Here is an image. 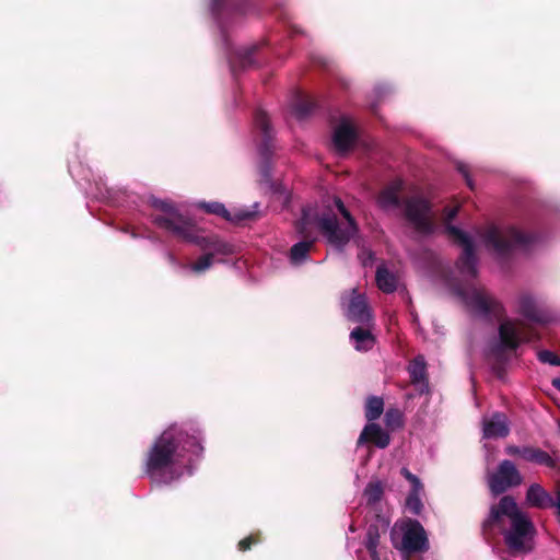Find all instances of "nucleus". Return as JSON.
<instances>
[{"mask_svg": "<svg viewBox=\"0 0 560 560\" xmlns=\"http://www.w3.org/2000/svg\"><path fill=\"white\" fill-rule=\"evenodd\" d=\"M202 452L200 433L197 430L171 425L150 448L145 472L155 482H172L185 475H191Z\"/></svg>", "mask_w": 560, "mask_h": 560, "instance_id": "obj_1", "label": "nucleus"}, {"mask_svg": "<svg viewBox=\"0 0 560 560\" xmlns=\"http://www.w3.org/2000/svg\"><path fill=\"white\" fill-rule=\"evenodd\" d=\"M457 212L458 208H451L445 211L446 231L463 247L457 268L466 279L474 278L477 273V258L475 255L477 244L485 246L497 257H504L515 248H527L535 238L534 235L524 233L514 226H499L495 224L477 229L475 235L471 236L448 224Z\"/></svg>", "mask_w": 560, "mask_h": 560, "instance_id": "obj_2", "label": "nucleus"}, {"mask_svg": "<svg viewBox=\"0 0 560 560\" xmlns=\"http://www.w3.org/2000/svg\"><path fill=\"white\" fill-rule=\"evenodd\" d=\"M154 212L153 222L161 229L176 237L196 244L206 250L197 260L186 265L192 273L201 275L209 270L217 261L215 256H229L235 252L234 245L218 236H201L199 230L168 201L151 198Z\"/></svg>", "mask_w": 560, "mask_h": 560, "instance_id": "obj_3", "label": "nucleus"}, {"mask_svg": "<svg viewBox=\"0 0 560 560\" xmlns=\"http://www.w3.org/2000/svg\"><path fill=\"white\" fill-rule=\"evenodd\" d=\"M458 294L476 316L501 320L499 326L500 345L497 349L498 357H501L502 351H514L520 345L530 340L525 324L517 319L503 317L505 313L503 304L483 287L469 285L464 290H458Z\"/></svg>", "mask_w": 560, "mask_h": 560, "instance_id": "obj_4", "label": "nucleus"}, {"mask_svg": "<svg viewBox=\"0 0 560 560\" xmlns=\"http://www.w3.org/2000/svg\"><path fill=\"white\" fill-rule=\"evenodd\" d=\"M485 527H498L502 530L510 549L526 552L532 549L535 528L528 516L521 511L515 500L509 495L503 497L490 510Z\"/></svg>", "mask_w": 560, "mask_h": 560, "instance_id": "obj_5", "label": "nucleus"}, {"mask_svg": "<svg viewBox=\"0 0 560 560\" xmlns=\"http://www.w3.org/2000/svg\"><path fill=\"white\" fill-rule=\"evenodd\" d=\"M328 214L317 218L311 208L303 210L299 222V232L308 236L310 229L316 224L327 242L337 249H342L357 232L355 223L339 198H332L327 205Z\"/></svg>", "mask_w": 560, "mask_h": 560, "instance_id": "obj_6", "label": "nucleus"}, {"mask_svg": "<svg viewBox=\"0 0 560 560\" xmlns=\"http://www.w3.org/2000/svg\"><path fill=\"white\" fill-rule=\"evenodd\" d=\"M393 546L405 555L425 552L429 540L422 525L415 520L404 518L395 523L390 532Z\"/></svg>", "mask_w": 560, "mask_h": 560, "instance_id": "obj_7", "label": "nucleus"}, {"mask_svg": "<svg viewBox=\"0 0 560 560\" xmlns=\"http://www.w3.org/2000/svg\"><path fill=\"white\" fill-rule=\"evenodd\" d=\"M384 410V401L382 397L371 396L366 399L365 404V417L370 423H368L362 433L359 436L358 445L364 443H372L380 448L385 447V434L378 424L372 421L381 417Z\"/></svg>", "mask_w": 560, "mask_h": 560, "instance_id": "obj_8", "label": "nucleus"}, {"mask_svg": "<svg viewBox=\"0 0 560 560\" xmlns=\"http://www.w3.org/2000/svg\"><path fill=\"white\" fill-rule=\"evenodd\" d=\"M513 307L526 320L546 324L551 319L544 299L532 292L520 293L513 302Z\"/></svg>", "mask_w": 560, "mask_h": 560, "instance_id": "obj_9", "label": "nucleus"}, {"mask_svg": "<svg viewBox=\"0 0 560 560\" xmlns=\"http://www.w3.org/2000/svg\"><path fill=\"white\" fill-rule=\"evenodd\" d=\"M405 213L409 224L422 235L434 231L433 213L429 203L420 197H411L405 206Z\"/></svg>", "mask_w": 560, "mask_h": 560, "instance_id": "obj_10", "label": "nucleus"}, {"mask_svg": "<svg viewBox=\"0 0 560 560\" xmlns=\"http://www.w3.org/2000/svg\"><path fill=\"white\" fill-rule=\"evenodd\" d=\"M522 480L520 471L510 460H503L497 471L488 474V485L494 494H500L511 487L521 485Z\"/></svg>", "mask_w": 560, "mask_h": 560, "instance_id": "obj_11", "label": "nucleus"}, {"mask_svg": "<svg viewBox=\"0 0 560 560\" xmlns=\"http://www.w3.org/2000/svg\"><path fill=\"white\" fill-rule=\"evenodd\" d=\"M341 306L346 317L357 324H368L372 322L370 307L365 296L352 289L348 294L341 298Z\"/></svg>", "mask_w": 560, "mask_h": 560, "instance_id": "obj_12", "label": "nucleus"}, {"mask_svg": "<svg viewBox=\"0 0 560 560\" xmlns=\"http://www.w3.org/2000/svg\"><path fill=\"white\" fill-rule=\"evenodd\" d=\"M401 475L409 485V493L406 498V509L415 515H419L422 511V498L424 495V487L421 480L407 468L401 469Z\"/></svg>", "mask_w": 560, "mask_h": 560, "instance_id": "obj_13", "label": "nucleus"}, {"mask_svg": "<svg viewBox=\"0 0 560 560\" xmlns=\"http://www.w3.org/2000/svg\"><path fill=\"white\" fill-rule=\"evenodd\" d=\"M355 140V129L352 121L342 118L334 129L332 143L339 153L348 151Z\"/></svg>", "mask_w": 560, "mask_h": 560, "instance_id": "obj_14", "label": "nucleus"}, {"mask_svg": "<svg viewBox=\"0 0 560 560\" xmlns=\"http://www.w3.org/2000/svg\"><path fill=\"white\" fill-rule=\"evenodd\" d=\"M198 207L207 211L222 217L226 221L238 223L241 221L250 219L256 213V210L237 209L234 212L229 211L223 203L220 202H200Z\"/></svg>", "mask_w": 560, "mask_h": 560, "instance_id": "obj_15", "label": "nucleus"}, {"mask_svg": "<svg viewBox=\"0 0 560 560\" xmlns=\"http://www.w3.org/2000/svg\"><path fill=\"white\" fill-rule=\"evenodd\" d=\"M482 432L485 439L505 438L510 432L506 417L499 412L485 417L482 420Z\"/></svg>", "mask_w": 560, "mask_h": 560, "instance_id": "obj_16", "label": "nucleus"}, {"mask_svg": "<svg viewBox=\"0 0 560 560\" xmlns=\"http://www.w3.org/2000/svg\"><path fill=\"white\" fill-rule=\"evenodd\" d=\"M350 341L357 351H369L375 345V336L373 334L372 322L368 324H359L351 330Z\"/></svg>", "mask_w": 560, "mask_h": 560, "instance_id": "obj_17", "label": "nucleus"}, {"mask_svg": "<svg viewBox=\"0 0 560 560\" xmlns=\"http://www.w3.org/2000/svg\"><path fill=\"white\" fill-rule=\"evenodd\" d=\"M408 372L410 375L411 383L416 387V389L423 394L428 390V380H427V364L423 357H417L409 364Z\"/></svg>", "mask_w": 560, "mask_h": 560, "instance_id": "obj_18", "label": "nucleus"}, {"mask_svg": "<svg viewBox=\"0 0 560 560\" xmlns=\"http://www.w3.org/2000/svg\"><path fill=\"white\" fill-rule=\"evenodd\" d=\"M526 501L529 505L540 509L553 505L552 497L537 483H534L528 488Z\"/></svg>", "mask_w": 560, "mask_h": 560, "instance_id": "obj_19", "label": "nucleus"}, {"mask_svg": "<svg viewBox=\"0 0 560 560\" xmlns=\"http://www.w3.org/2000/svg\"><path fill=\"white\" fill-rule=\"evenodd\" d=\"M378 526L371 525L366 534L368 557L364 560H383V546L380 542Z\"/></svg>", "mask_w": 560, "mask_h": 560, "instance_id": "obj_20", "label": "nucleus"}, {"mask_svg": "<svg viewBox=\"0 0 560 560\" xmlns=\"http://www.w3.org/2000/svg\"><path fill=\"white\" fill-rule=\"evenodd\" d=\"M521 457L524 460L545 465L548 467H555V459L545 451L535 447H523L521 451Z\"/></svg>", "mask_w": 560, "mask_h": 560, "instance_id": "obj_21", "label": "nucleus"}, {"mask_svg": "<svg viewBox=\"0 0 560 560\" xmlns=\"http://www.w3.org/2000/svg\"><path fill=\"white\" fill-rule=\"evenodd\" d=\"M314 240L302 241L294 244L290 250V261L293 265H301L307 259L308 252L313 246Z\"/></svg>", "mask_w": 560, "mask_h": 560, "instance_id": "obj_22", "label": "nucleus"}, {"mask_svg": "<svg viewBox=\"0 0 560 560\" xmlns=\"http://www.w3.org/2000/svg\"><path fill=\"white\" fill-rule=\"evenodd\" d=\"M383 492L384 487L381 480L371 481L364 490V497L368 504L374 505L377 503L381 500Z\"/></svg>", "mask_w": 560, "mask_h": 560, "instance_id": "obj_23", "label": "nucleus"}, {"mask_svg": "<svg viewBox=\"0 0 560 560\" xmlns=\"http://www.w3.org/2000/svg\"><path fill=\"white\" fill-rule=\"evenodd\" d=\"M405 417L401 410L390 408L387 410V433L389 431H396L404 427Z\"/></svg>", "mask_w": 560, "mask_h": 560, "instance_id": "obj_24", "label": "nucleus"}, {"mask_svg": "<svg viewBox=\"0 0 560 560\" xmlns=\"http://www.w3.org/2000/svg\"><path fill=\"white\" fill-rule=\"evenodd\" d=\"M313 109V103L306 97H299L292 108L293 114L298 118H303Z\"/></svg>", "mask_w": 560, "mask_h": 560, "instance_id": "obj_25", "label": "nucleus"}, {"mask_svg": "<svg viewBox=\"0 0 560 560\" xmlns=\"http://www.w3.org/2000/svg\"><path fill=\"white\" fill-rule=\"evenodd\" d=\"M255 125L260 129L264 139L270 138L269 132V118L264 112H258L255 117Z\"/></svg>", "mask_w": 560, "mask_h": 560, "instance_id": "obj_26", "label": "nucleus"}, {"mask_svg": "<svg viewBox=\"0 0 560 560\" xmlns=\"http://www.w3.org/2000/svg\"><path fill=\"white\" fill-rule=\"evenodd\" d=\"M538 359L542 363H548L550 365H556V366L560 365V358L557 357L553 352L548 351V350L540 351L538 353Z\"/></svg>", "mask_w": 560, "mask_h": 560, "instance_id": "obj_27", "label": "nucleus"}, {"mask_svg": "<svg viewBox=\"0 0 560 560\" xmlns=\"http://www.w3.org/2000/svg\"><path fill=\"white\" fill-rule=\"evenodd\" d=\"M359 259L364 267L372 266L374 261V253L368 248H362L359 253Z\"/></svg>", "mask_w": 560, "mask_h": 560, "instance_id": "obj_28", "label": "nucleus"}, {"mask_svg": "<svg viewBox=\"0 0 560 560\" xmlns=\"http://www.w3.org/2000/svg\"><path fill=\"white\" fill-rule=\"evenodd\" d=\"M376 284L381 291H385V267L383 265L377 267Z\"/></svg>", "mask_w": 560, "mask_h": 560, "instance_id": "obj_29", "label": "nucleus"}, {"mask_svg": "<svg viewBox=\"0 0 560 560\" xmlns=\"http://www.w3.org/2000/svg\"><path fill=\"white\" fill-rule=\"evenodd\" d=\"M457 170L464 175V177L466 179V183L469 186V188L474 189L472 182H471V179L469 178V175H468V167H467V165H465L464 163H458Z\"/></svg>", "mask_w": 560, "mask_h": 560, "instance_id": "obj_30", "label": "nucleus"}, {"mask_svg": "<svg viewBox=\"0 0 560 560\" xmlns=\"http://www.w3.org/2000/svg\"><path fill=\"white\" fill-rule=\"evenodd\" d=\"M256 542L253 537H247L238 542L240 550H247L252 544Z\"/></svg>", "mask_w": 560, "mask_h": 560, "instance_id": "obj_31", "label": "nucleus"}, {"mask_svg": "<svg viewBox=\"0 0 560 560\" xmlns=\"http://www.w3.org/2000/svg\"><path fill=\"white\" fill-rule=\"evenodd\" d=\"M386 285H387V293L394 291L396 289V287H397L396 278L393 277V276H389L388 272H387Z\"/></svg>", "mask_w": 560, "mask_h": 560, "instance_id": "obj_32", "label": "nucleus"}, {"mask_svg": "<svg viewBox=\"0 0 560 560\" xmlns=\"http://www.w3.org/2000/svg\"><path fill=\"white\" fill-rule=\"evenodd\" d=\"M386 200H387V207L390 206V205H396L398 202L397 197L394 195L393 191L389 190L388 187H387Z\"/></svg>", "mask_w": 560, "mask_h": 560, "instance_id": "obj_33", "label": "nucleus"}, {"mask_svg": "<svg viewBox=\"0 0 560 560\" xmlns=\"http://www.w3.org/2000/svg\"><path fill=\"white\" fill-rule=\"evenodd\" d=\"M521 451H522V448L516 447V446H508L506 447V453L509 455H518L521 457Z\"/></svg>", "mask_w": 560, "mask_h": 560, "instance_id": "obj_34", "label": "nucleus"}, {"mask_svg": "<svg viewBox=\"0 0 560 560\" xmlns=\"http://www.w3.org/2000/svg\"><path fill=\"white\" fill-rule=\"evenodd\" d=\"M222 0H212V9L217 10L220 7Z\"/></svg>", "mask_w": 560, "mask_h": 560, "instance_id": "obj_35", "label": "nucleus"}, {"mask_svg": "<svg viewBox=\"0 0 560 560\" xmlns=\"http://www.w3.org/2000/svg\"><path fill=\"white\" fill-rule=\"evenodd\" d=\"M552 384L556 388H558L560 390V377L559 378H555L552 381Z\"/></svg>", "mask_w": 560, "mask_h": 560, "instance_id": "obj_36", "label": "nucleus"}, {"mask_svg": "<svg viewBox=\"0 0 560 560\" xmlns=\"http://www.w3.org/2000/svg\"><path fill=\"white\" fill-rule=\"evenodd\" d=\"M378 525L383 528L385 525V521L383 518L377 520Z\"/></svg>", "mask_w": 560, "mask_h": 560, "instance_id": "obj_37", "label": "nucleus"}, {"mask_svg": "<svg viewBox=\"0 0 560 560\" xmlns=\"http://www.w3.org/2000/svg\"><path fill=\"white\" fill-rule=\"evenodd\" d=\"M375 94L377 95V97H381L382 91L381 90H376Z\"/></svg>", "mask_w": 560, "mask_h": 560, "instance_id": "obj_38", "label": "nucleus"}, {"mask_svg": "<svg viewBox=\"0 0 560 560\" xmlns=\"http://www.w3.org/2000/svg\"><path fill=\"white\" fill-rule=\"evenodd\" d=\"M371 106H372L373 110H376L377 103H372Z\"/></svg>", "mask_w": 560, "mask_h": 560, "instance_id": "obj_39", "label": "nucleus"}]
</instances>
